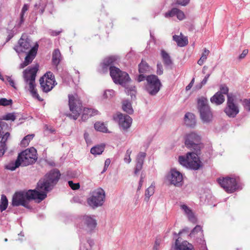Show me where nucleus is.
Masks as SVG:
<instances>
[{
    "instance_id": "1",
    "label": "nucleus",
    "mask_w": 250,
    "mask_h": 250,
    "mask_svg": "<svg viewBox=\"0 0 250 250\" xmlns=\"http://www.w3.org/2000/svg\"><path fill=\"white\" fill-rule=\"evenodd\" d=\"M184 140L186 147L190 151L187 152L185 156H179V162L190 169L199 170L203 167L200 159L201 149L203 147V144L201 143V137L195 132H190L185 136Z\"/></svg>"
},
{
    "instance_id": "2",
    "label": "nucleus",
    "mask_w": 250,
    "mask_h": 250,
    "mask_svg": "<svg viewBox=\"0 0 250 250\" xmlns=\"http://www.w3.org/2000/svg\"><path fill=\"white\" fill-rule=\"evenodd\" d=\"M119 60V57L117 55H111L105 57L100 63L98 71L100 74H104L109 70L110 76L114 83L122 86H125L126 84L131 82V79L126 72L122 71L116 66L118 64Z\"/></svg>"
},
{
    "instance_id": "3",
    "label": "nucleus",
    "mask_w": 250,
    "mask_h": 250,
    "mask_svg": "<svg viewBox=\"0 0 250 250\" xmlns=\"http://www.w3.org/2000/svg\"><path fill=\"white\" fill-rule=\"evenodd\" d=\"M61 173L57 168H53L46 173L37 183L36 189L43 200L48 192L51 191L57 184L61 177Z\"/></svg>"
},
{
    "instance_id": "4",
    "label": "nucleus",
    "mask_w": 250,
    "mask_h": 250,
    "mask_svg": "<svg viewBox=\"0 0 250 250\" xmlns=\"http://www.w3.org/2000/svg\"><path fill=\"white\" fill-rule=\"evenodd\" d=\"M24 200H35L39 203L43 201L36 188L16 191L13 194L11 203L12 207H18L21 205Z\"/></svg>"
},
{
    "instance_id": "5",
    "label": "nucleus",
    "mask_w": 250,
    "mask_h": 250,
    "mask_svg": "<svg viewBox=\"0 0 250 250\" xmlns=\"http://www.w3.org/2000/svg\"><path fill=\"white\" fill-rule=\"evenodd\" d=\"M39 67L38 64H36L32 67H28L23 71V75L24 81L29 85V91L32 97L39 101H42L43 100L40 97L36 88L35 79Z\"/></svg>"
},
{
    "instance_id": "6",
    "label": "nucleus",
    "mask_w": 250,
    "mask_h": 250,
    "mask_svg": "<svg viewBox=\"0 0 250 250\" xmlns=\"http://www.w3.org/2000/svg\"><path fill=\"white\" fill-rule=\"evenodd\" d=\"M197 109L199 113L200 119L203 123L209 124L212 122L213 112L208 104L207 98L201 97L197 99Z\"/></svg>"
},
{
    "instance_id": "7",
    "label": "nucleus",
    "mask_w": 250,
    "mask_h": 250,
    "mask_svg": "<svg viewBox=\"0 0 250 250\" xmlns=\"http://www.w3.org/2000/svg\"><path fill=\"white\" fill-rule=\"evenodd\" d=\"M68 105L71 113L66 114V116L71 119L76 120L83 110V103L78 97L72 94L68 95Z\"/></svg>"
},
{
    "instance_id": "8",
    "label": "nucleus",
    "mask_w": 250,
    "mask_h": 250,
    "mask_svg": "<svg viewBox=\"0 0 250 250\" xmlns=\"http://www.w3.org/2000/svg\"><path fill=\"white\" fill-rule=\"evenodd\" d=\"M162 86V83L157 75H147L146 82L144 84V89L149 95L156 96Z\"/></svg>"
},
{
    "instance_id": "9",
    "label": "nucleus",
    "mask_w": 250,
    "mask_h": 250,
    "mask_svg": "<svg viewBox=\"0 0 250 250\" xmlns=\"http://www.w3.org/2000/svg\"><path fill=\"white\" fill-rule=\"evenodd\" d=\"M217 181L221 187L228 193H232L242 189V185L237 182L235 178L229 176L219 177Z\"/></svg>"
},
{
    "instance_id": "10",
    "label": "nucleus",
    "mask_w": 250,
    "mask_h": 250,
    "mask_svg": "<svg viewBox=\"0 0 250 250\" xmlns=\"http://www.w3.org/2000/svg\"><path fill=\"white\" fill-rule=\"evenodd\" d=\"M105 199V191L99 188L91 192L90 197L87 199V203L92 208L95 209L104 205Z\"/></svg>"
},
{
    "instance_id": "11",
    "label": "nucleus",
    "mask_w": 250,
    "mask_h": 250,
    "mask_svg": "<svg viewBox=\"0 0 250 250\" xmlns=\"http://www.w3.org/2000/svg\"><path fill=\"white\" fill-rule=\"evenodd\" d=\"M18 158L22 164V167H26L34 164L38 159L36 149L31 147L20 152Z\"/></svg>"
},
{
    "instance_id": "12",
    "label": "nucleus",
    "mask_w": 250,
    "mask_h": 250,
    "mask_svg": "<svg viewBox=\"0 0 250 250\" xmlns=\"http://www.w3.org/2000/svg\"><path fill=\"white\" fill-rule=\"evenodd\" d=\"M77 227L85 230L87 233H92L97 226L95 219L91 216L85 215L77 221Z\"/></svg>"
},
{
    "instance_id": "13",
    "label": "nucleus",
    "mask_w": 250,
    "mask_h": 250,
    "mask_svg": "<svg viewBox=\"0 0 250 250\" xmlns=\"http://www.w3.org/2000/svg\"><path fill=\"white\" fill-rule=\"evenodd\" d=\"M225 113L229 118H235L239 113V105L236 102V96L228 95L226 105L224 109Z\"/></svg>"
},
{
    "instance_id": "14",
    "label": "nucleus",
    "mask_w": 250,
    "mask_h": 250,
    "mask_svg": "<svg viewBox=\"0 0 250 250\" xmlns=\"http://www.w3.org/2000/svg\"><path fill=\"white\" fill-rule=\"evenodd\" d=\"M31 46L32 41L31 39L27 37L24 38L23 35H22L18 41V45L15 46L14 49L18 54H20L21 53H26L29 51L32 47Z\"/></svg>"
},
{
    "instance_id": "15",
    "label": "nucleus",
    "mask_w": 250,
    "mask_h": 250,
    "mask_svg": "<svg viewBox=\"0 0 250 250\" xmlns=\"http://www.w3.org/2000/svg\"><path fill=\"white\" fill-rule=\"evenodd\" d=\"M113 118L114 120L118 121L120 128L124 131H127L132 123V119L128 115L121 113H118Z\"/></svg>"
},
{
    "instance_id": "16",
    "label": "nucleus",
    "mask_w": 250,
    "mask_h": 250,
    "mask_svg": "<svg viewBox=\"0 0 250 250\" xmlns=\"http://www.w3.org/2000/svg\"><path fill=\"white\" fill-rule=\"evenodd\" d=\"M199 232L200 233V237L196 238L197 242L200 245H201V249L202 250H208L206 245V241L204 238L203 230L202 227L200 225H196L191 230L188 236L191 238L195 237V235L198 234V233Z\"/></svg>"
},
{
    "instance_id": "17",
    "label": "nucleus",
    "mask_w": 250,
    "mask_h": 250,
    "mask_svg": "<svg viewBox=\"0 0 250 250\" xmlns=\"http://www.w3.org/2000/svg\"><path fill=\"white\" fill-rule=\"evenodd\" d=\"M38 47L39 44L36 42L30 50L26 53L24 61L20 64V68H23L32 62L37 55Z\"/></svg>"
},
{
    "instance_id": "18",
    "label": "nucleus",
    "mask_w": 250,
    "mask_h": 250,
    "mask_svg": "<svg viewBox=\"0 0 250 250\" xmlns=\"http://www.w3.org/2000/svg\"><path fill=\"white\" fill-rule=\"evenodd\" d=\"M171 250H195V249L192 244L186 240L180 242L179 238H178L171 247Z\"/></svg>"
},
{
    "instance_id": "19",
    "label": "nucleus",
    "mask_w": 250,
    "mask_h": 250,
    "mask_svg": "<svg viewBox=\"0 0 250 250\" xmlns=\"http://www.w3.org/2000/svg\"><path fill=\"white\" fill-rule=\"evenodd\" d=\"M10 129L8 124L0 120V138H1L0 141H7L10 135L9 132Z\"/></svg>"
},
{
    "instance_id": "20",
    "label": "nucleus",
    "mask_w": 250,
    "mask_h": 250,
    "mask_svg": "<svg viewBox=\"0 0 250 250\" xmlns=\"http://www.w3.org/2000/svg\"><path fill=\"white\" fill-rule=\"evenodd\" d=\"M170 173L171 184L177 187L181 186L183 182V176L182 174L175 169H172L170 171Z\"/></svg>"
},
{
    "instance_id": "21",
    "label": "nucleus",
    "mask_w": 250,
    "mask_h": 250,
    "mask_svg": "<svg viewBox=\"0 0 250 250\" xmlns=\"http://www.w3.org/2000/svg\"><path fill=\"white\" fill-rule=\"evenodd\" d=\"M146 157V153L144 152H140L137 155L136 158V163L134 171L135 175H137L142 169L144 160Z\"/></svg>"
},
{
    "instance_id": "22",
    "label": "nucleus",
    "mask_w": 250,
    "mask_h": 250,
    "mask_svg": "<svg viewBox=\"0 0 250 250\" xmlns=\"http://www.w3.org/2000/svg\"><path fill=\"white\" fill-rule=\"evenodd\" d=\"M125 88V94L130 96L131 97V101H136V95L137 93V87L134 84H129V83L126 84L125 86H122Z\"/></svg>"
},
{
    "instance_id": "23",
    "label": "nucleus",
    "mask_w": 250,
    "mask_h": 250,
    "mask_svg": "<svg viewBox=\"0 0 250 250\" xmlns=\"http://www.w3.org/2000/svg\"><path fill=\"white\" fill-rule=\"evenodd\" d=\"M39 81L42 90L43 92L45 93H47L51 91L54 86L57 84L47 80H46L45 82L43 76H42L40 78Z\"/></svg>"
},
{
    "instance_id": "24",
    "label": "nucleus",
    "mask_w": 250,
    "mask_h": 250,
    "mask_svg": "<svg viewBox=\"0 0 250 250\" xmlns=\"http://www.w3.org/2000/svg\"><path fill=\"white\" fill-rule=\"evenodd\" d=\"M161 55L165 67L171 69L173 62L169 54L162 49L161 51Z\"/></svg>"
},
{
    "instance_id": "25",
    "label": "nucleus",
    "mask_w": 250,
    "mask_h": 250,
    "mask_svg": "<svg viewBox=\"0 0 250 250\" xmlns=\"http://www.w3.org/2000/svg\"><path fill=\"white\" fill-rule=\"evenodd\" d=\"M184 122L187 126L194 127L196 124L195 115L190 112L186 113L184 116Z\"/></svg>"
},
{
    "instance_id": "26",
    "label": "nucleus",
    "mask_w": 250,
    "mask_h": 250,
    "mask_svg": "<svg viewBox=\"0 0 250 250\" xmlns=\"http://www.w3.org/2000/svg\"><path fill=\"white\" fill-rule=\"evenodd\" d=\"M98 111L91 108H83V107L82 115L81 120L82 121H85L91 116L98 114Z\"/></svg>"
},
{
    "instance_id": "27",
    "label": "nucleus",
    "mask_w": 250,
    "mask_h": 250,
    "mask_svg": "<svg viewBox=\"0 0 250 250\" xmlns=\"http://www.w3.org/2000/svg\"><path fill=\"white\" fill-rule=\"evenodd\" d=\"M225 100V96L221 94L220 92H217L213 96H212L210 101L212 104H214L217 105L222 104Z\"/></svg>"
},
{
    "instance_id": "28",
    "label": "nucleus",
    "mask_w": 250,
    "mask_h": 250,
    "mask_svg": "<svg viewBox=\"0 0 250 250\" xmlns=\"http://www.w3.org/2000/svg\"><path fill=\"white\" fill-rule=\"evenodd\" d=\"M21 166H22V164L19 158L17 157L16 160L11 161L6 165L5 166V168L11 171H14Z\"/></svg>"
},
{
    "instance_id": "29",
    "label": "nucleus",
    "mask_w": 250,
    "mask_h": 250,
    "mask_svg": "<svg viewBox=\"0 0 250 250\" xmlns=\"http://www.w3.org/2000/svg\"><path fill=\"white\" fill-rule=\"evenodd\" d=\"M122 109L128 114L131 115L134 112L130 101L128 100H124L122 102Z\"/></svg>"
},
{
    "instance_id": "30",
    "label": "nucleus",
    "mask_w": 250,
    "mask_h": 250,
    "mask_svg": "<svg viewBox=\"0 0 250 250\" xmlns=\"http://www.w3.org/2000/svg\"><path fill=\"white\" fill-rule=\"evenodd\" d=\"M105 147V145L104 143L97 145L93 146L90 149V153L94 155H99L104 152Z\"/></svg>"
},
{
    "instance_id": "31",
    "label": "nucleus",
    "mask_w": 250,
    "mask_h": 250,
    "mask_svg": "<svg viewBox=\"0 0 250 250\" xmlns=\"http://www.w3.org/2000/svg\"><path fill=\"white\" fill-rule=\"evenodd\" d=\"M173 40L175 41L177 45L180 47H184L188 44V40L187 37H180L175 35L173 36Z\"/></svg>"
},
{
    "instance_id": "32",
    "label": "nucleus",
    "mask_w": 250,
    "mask_h": 250,
    "mask_svg": "<svg viewBox=\"0 0 250 250\" xmlns=\"http://www.w3.org/2000/svg\"><path fill=\"white\" fill-rule=\"evenodd\" d=\"M150 67L149 64L143 60L138 64V71L139 73L145 74L150 71Z\"/></svg>"
},
{
    "instance_id": "33",
    "label": "nucleus",
    "mask_w": 250,
    "mask_h": 250,
    "mask_svg": "<svg viewBox=\"0 0 250 250\" xmlns=\"http://www.w3.org/2000/svg\"><path fill=\"white\" fill-rule=\"evenodd\" d=\"M61 54L59 49L54 50L52 54V63L53 65L57 67L60 62Z\"/></svg>"
},
{
    "instance_id": "34",
    "label": "nucleus",
    "mask_w": 250,
    "mask_h": 250,
    "mask_svg": "<svg viewBox=\"0 0 250 250\" xmlns=\"http://www.w3.org/2000/svg\"><path fill=\"white\" fill-rule=\"evenodd\" d=\"M8 200L6 196L4 194H2L0 201V211L1 212L5 210L8 207Z\"/></svg>"
},
{
    "instance_id": "35",
    "label": "nucleus",
    "mask_w": 250,
    "mask_h": 250,
    "mask_svg": "<svg viewBox=\"0 0 250 250\" xmlns=\"http://www.w3.org/2000/svg\"><path fill=\"white\" fill-rule=\"evenodd\" d=\"M94 128L98 131L103 133H107L108 129L104 123L97 122L94 124Z\"/></svg>"
},
{
    "instance_id": "36",
    "label": "nucleus",
    "mask_w": 250,
    "mask_h": 250,
    "mask_svg": "<svg viewBox=\"0 0 250 250\" xmlns=\"http://www.w3.org/2000/svg\"><path fill=\"white\" fill-rule=\"evenodd\" d=\"M229 87L227 86V85L225 84H221L220 85L219 91H218V92H220V93L222 95H223V94L227 95V98H228V95H229L230 96H231V97H234V96H236L235 95H234V94H233L232 93H229Z\"/></svg>"
},
{
    "instance_id": "37",
    "label": "nucleus",
    "mask_w": 250,
    "mask_h": 250,
    "mask_svg": "<svg viewBox=\"0 0 250 250\" xmlns=\"http://www.w3.org/2000/svg\"><path fill=\"white\" fill-rule=\"evenodd\" d=\"M155 186L153 185V184L151 185L145 191V197L144 200L146 202H148L149 200L150 196L153 195L154 193Z\"/></svg>"
},
{
    "instance_id": "38",
    "label": "nucleus",
    "mask_w": 250,
    "mask_h": 250,
    "mask_svg": "<svg viewBox=\"0 0 250 250\" xmlns=\"http://www.w3.org/2000/svg\"><path fill=\"white\" fill-rule=\"evenodd\" d=\"M181 209H182L185 212L189 218L190 219L191 218H194V215L193 213L192 210L186 204H182L180 206Z\"/></svg>"
},
{
    "instance_id": "39",
    "label": "nucleus",
    "mask_w": 250,
    "mask_h": 250,
    "mask_svg": "<svg viewBox=\"0 0 250 250\" xmlns=\"http://www.w3.org/2000/svg\"><path fill=\"white\" fill-rule=\"evenodd\" d=\"M34 134H29L25 136L21 142V146L22 147H26L27 146L29 142L33 139L34 137Z\"/></svg>"
},
{
    "instance_id": "40",
    "label": "nucleus",
    "mask_w": 250,
    "mask_h": 250,
    "mask_svg": "<svg viewBox=\"0 0 250 250\" xmlns=\"http://www.w3.org/2000/svg\"><path fill=\"white\" fill-rule=\"evenodd\" d=\"M16 119V116L15 115L14 113H8L2 116L1 118H0V120L2 121H3L2 120L14 121Z\"/></svg>"
},
{
    "instance_id": "41",
    "label": "nucleus",
    "mask_w": 250,
    "mask_h": 250,
    "mask_svg": "<svg viewBox=\"0 0 250 250\" xmlns=\"http://www.w3.org/2000/svg\"><path fill=\"white\" fill-rule=\"evenodd\" d=\"M43 76L44 78L45 77L46 80L52 82L53 83L57 84L55 76L51 71H47Z\"/></svg>"
},
{
    "instance_id": "42",
    "label": "nucleus",
    "mask_w": 250,
    "mask_h": 250,
    "mask_svg": "<svg viewBox=\"0 0 250 250\" xmlns=\"http://www.w3.org/2000/svg\"><path fill=\"white\" fill-rule=\"evenodd\" d=\"M115 91L112 89H107L104 91L103 95L104 99H110L114 95Z\"/></svg>"
},
{
    "instance_id": "43",
    "label": "nucleus",
    "mask_w": 250,
    "mask_h": 250,
    "mask_svg": "<svg viewBox=\"0 0 250 250\" xmlns=\"http://www.w3.org/2000/svg\"><path fill=\"white\" fill-rule=\"evenodd\" d=\"M13 104V100L12 99H7L5 98L0 99V105L6 106L11 105Z\"/></svg>"
},
{
    "instance_id": "44",
    "label": "nucleus",
    "mask_w": 250,
    "mask_h": 250,
    "mask_svg": "<svg viewBox=\"0 0 250 250\" xmlns=\"http://www.w3.org/2000/svg\"><path fill=\"white\" fill-rule=\"evenodd\" d=\"M179 9L177 8H173L170 10L166 12L165 14L166 18L173 17L176 16Z\"/></svg>"
},
{
    "instance_id": "45",
    "label": "nucleus",
    "mask_w": 250,
    "mask_h": 250,
    "mask_svg": "<svg viewBox=\"0 0 250 250\" xmlns=\"http://www.w3.org/2000/svg\"><path fill=\"white\" fill-rule=\"evenodd\" d=\"M131 153L132 150L130 148H129L126 150V153L125 154L124 157V161L127 164H129L131 161V159L130 158V154H131Z\"/></svg>"
},
{
    "instance_id": "46",
    "label": "nucleus",
    "mask_w": 250,
    "mask_h": 250,
    "mask_svg": "<svg viewBox=\"0 0 250 250\" xmlns=\"http://www.w3.org/2000/svg\"><path fill=\"white\" fill-rule=\"evenodd\" d=\"M6 142L4 141H0V157L3 155L6 149Z\"/></svg>"
},
{
    "instance_id": "47",
    "label": "nucleus",
    "mask_w": 250,
    "mask_h": 250,
    "mask_svg": "<svg viewBox=\"0 0 250 250\" xmlns=\"http://www.w3.org/2000/svg\"><path fill=\"white\" fill-rule=\"evenodd\" d=\"M147 79V76H146L144 75V74L143 73H139L138 75H137L135 78V80L138 83H140L143 81H144L145 80L146 81Z\"/></svg>"
},
{
    "instance_id": "48",
    "label": "nucleus",
    "mask_w": 250,
    "mask_h": 250,
    "mask_svg": "<svg viewBox=\"0 0 250 250\" xmlns=\"http://www.w3.org/2000/svg\"><path fill=\"white\" fill-rule=\"evenodd\" d=\"M243 105L246 110L250 111V99H245L243 102Z\"/></svg>"
},
{
    "instance_id": "49",
    "label": "nucleus",
    "mask_w": 250,
    "mask_h": 250,
    "mask_svg": "<svg viewBox=\"0 0 250 250\" xmlns=\"http://www.w3.org/2000/svg\"><path fill=\"white\" fill-rule=\"evenodd\" d=\"M156 73L158 75H162L163 74V67L161 62H158L157 63Z\"/></svg>"
},
{
    "instance_id": "50",
    "label": "nucleus",
    "mask_w": 250,
    "mask_h": 250,
    "mask_svg": "<svg viewBox=\"0 0 250 250\" xmlns=\"http://www.w3.org/2000/svg\"><path fill=\"white\" fill-rule=\"evenodd\" d=\"M68 184L69 186L73 190L78 189L80 188V185L79 183H74L72 181H69Z\"/></svg>"
},
{
    "instance_id": "51",
    "label": "nucleus",
    "mask_w": 250,
    "mask_h": 250,
    "mask_svg": "<svg viewBox=\"0 0 250 250\" xmlns=\"http://www.w3.org/2000/svg\"><path fill=\"white\" fill-rule=\"evenodd\" d=\"M5 77L6 78V80L8 82H9V84L13 87L14 89H17V87L15 85L14 81L12 80L11 76H5Z\"/></svg>"
},
{
    "instance_id": "52",
    "label": "nucleus",
    "mask_w": 250,
    "mask_h": 250,
    "mask_svg": "<svg viewBox=\"0 0 250 250\" xmlns=\"http://www.w3.org/2000/svg\"><path fill=\"white\" fill-rule=\"evenodd\" d=\"M31 200H24L21 206L24 207L25 208L31 210L33 209L32 207L29 204V202Z\"/></svg>"
},
{
    "instance_id": "53",
    "label": "nucleus",
    "mask_w": 250,
    "mask_h": 250,
    "mask_svg": "<svg viewBox=\"0 0 250 250\" xmlns=\"http://www.w3.org/2000/svg\"><path fill=\"white\" fill-rule=\"evenodd\" d=\"M176 16L177 17V19L180 21L183 20L185 18V14L184 12L180 9L178 10V12H177Z\"/></svg>"
},
{
    "instance_id": "54",
    "label": "nucleus",
    "mask_w": 250,
    "mask_h": 250,
    "mask_svg": "<svg viewBox=\"0 0 250 250\" xmlns=\"http://www.w3.org/2000/svg\"><path fill=\"white\" fill-rule=\"evenodd\" d=\"M209 53V51L206 48H204V52L202 53V56L201 57V58L205 60V61L207 59V57Z\"/></svg>"
},
{
    "instance_id": "55",
    "label": "nucleus",
    "mask_w": 250,
    "mask_h": 250,
    "mask_svg": "<svg viewBox=\"0 0 250 250\" xmlns=\"http://www.w3.org/2000/svg\"><path fill=\"white\" fill-rule=\"evenodd\" d=\"M24 14H22V13H20V21H19V22H18V24H17V25L19 27H21L24 21Z\"/></svg>"
},
{
    "instance_id": "56",
    "label": "nucleus",
    "mask_w": 250,
    "mask_h": 250,
    "mask_svg": "<svg viewBox=\"0 0 250 250\" xmlns=\"http://www.w3.org/2000/svg\"><path fill=\"white\" fill-rule=\"evenodd\" d=\"M190 0H177V3L182 6H186L189 2Z\"/></svg>"
},
{
    "instance_id": "57",
    "label": "nucleus",
    "mask_w": 250,
    "mask_h": 250,
    "mask_svg": "<svg viewBox=\"0 0 250 250\" xmlns=\"http://www.w3.org/2000/svg\"><path fill=\"white\" fill-rule=\"evenodd\" d=\"M144 176H143V174L142 173L141 175V176H140L139 182V185L138 186L137 190H139L141 188L142 185H143V183L144 182Z\"/></svg>"
},
{
    "instance_id": "58",
    "label": "nucleus",
    "mask_w": 250,
    "mask_h": 250,
    "mask_svg": "<svg viewBox=\"0 0 250 250\" xmlns=\"http://www.w3.org/2000/svg\"><path fill=\"white\" fill-rule=\"evenodd\" d=\"M84 139L87 144L91 142V139L89 138V135L88 132H85L83 134Z\"/></svg>"
},
{
    "instance_id": "59",
    "label": "nucleus",
    "mask_w": 250,
    "mask_h": 250,
    "mask_svg": "<svg viewBox=\"0 0 250 250\" xmlns=\"http://www.w3.org/2000/svg\"><path fill=\"white\" fill-rule=\"evenodd\" d=\"M28 8H29L28 4H24L21 9V13H22V14H24L28 10Z\"/></svg>"
},
{
    "instance_id": "60",
    "label": "nucleus",
    "mask_w": 250,
    "mask_h": 250,
    "mask_svg": "<svg viewBox=\"0 0 250 250\" xmlns=\"http://www.w3.org/2000/svg\"><path fill=\"white\" fill-rule=\"evenodd\" d=\"M248 53V49H244L242 53L239 55V58L240 59H242L243 58H244L247 55V54Z\"/></svg>"
},
{
    "instance_id": "61",
    "label": "nucleus",
    "mask_w": 250,
    "mask_h": 250,
    "mask_svg": "<svg viewBox=\"0 0 250 250\" xmlns=\"http://www.w3.org/2000/svg\"><path fill=\"white\" fill-rule=\"evenodd\" d=\"M62 32V30L61 31H55V30H52L50 32V35L52 36H58L61 32Z\"/></svg>"
},
{
    "instance_id": "62",
    "label": "nucleus",
    "mask_w": 250,
    "mask_h": 250,
    "mask_svg": "<svg viewBox=\"0 0 250 250\" xmlns=\"http://www.w3.org/2000/svg\"><path fill=\"white\" fill-rule=\"evenodd\" d=\"M194 82V78H193L190 83L186 87V90L188 91L190 89V88L193 86V83Z\"/></svg>"
},
{
    "instance_id": "63",
    "label": "nucleus",
    "mask_w": 250,
    "mask_h": 250,
    "mask_svg": "<svg viewBox=\"0 0 250 250\" xmlns=\"http://www.w3.org/2000/svg\"><path fill=\"white\" fill-rule=\"evenodd\" d=\"M111 163L110 159L109 158H107L105 160L104 162V167L105 168L107 169L108 167H109L110 164Z\"/></svg>"
},
{
    "instance_id": "64",
    "label": "nucleus",
    "mask_w": 250,
    "mask_h": 250,
    "mask_svg": "<svg viewBox=\"0 0 250 250\" xmlns=\"http://www.w3.org/2000/svg\"><path fill=\"white\" fill-rule=\"evenodd\" d=\"M73 201L75 203H78L82 204V200L79 197H74L73 198Z\"/></svg>"
}]
</instances>
